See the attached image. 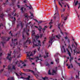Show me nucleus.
I'll return each mask as SVG.
<instances>
[{
    "label": "nucleus",
    "mask_w": 80,
    "mask_h": 80,
    "mask_svg": "<svg viewBox=\"0 0 80 80\" xmlns=\"http://www.w3.org/2000/svg\"><path fill=\"white\" fill-rule=\"evenodd\" d=\"M2 39L3 41L2 42H1V43H2V46H3V47H4V44H5L6 42L5 41H8L10 39V37H8L7 39H6V38H5L4 37H2Z\"/></svg>",
    "instance_id": "f257e3e1"
},
{
    "label": "nucleus",
    "mask_w": 80,
    "mask_h": 80,
    "mask_svg": "<svg viewBox=\"0 0 80 80\" xmlns=\"http://www.w3.org/2000/svg\"><path fill=\"white\" fill-rule=\"evenodd\" d=\"M34 53L33 54V55H34V54L36 53V50L35 49L34 50V51H32V52H31L32 54H30V55H30V52H26L27 53H28L27 54V58H28V57L29 59V60H33V58H31L30 57L32 55V53Z\"/></svg>",
    "instance_id": "f03ea898"
},
{
    "label": "nucleus",
    "mask_w": 80,
    "mask_h": 80,
    "mask_svg": "<svg viewBox=\"0 0 80 80\" xmlns=\"http://www.w3.org/2000/svg\"><path fill=\"white\" fill-rule=\"evenodd\" d=\"M32 43H33V48H35V47H38V46H41V44H40L41 42L40 40L38 41V45L35 44V43H36V41H35V39H33V41H32Z\"/></svg>",
    "instance_id": "7ed1b4c3"
},
{
    "label": "nucleus",
    "mask_w": 80,
    "mask_h": 80,
    "mask_svg": "<svg viewBox=\"0 0 80 80\" xmlns=\"http://www.w3.org/2000/svg\"><path fill=\"white\" fill-rule=\"evenodd\" d=\"M31 23V22H29L27 23L26 25V28H24L23 29V32H22V39H25V37L24 36V33L25 32V30H27V27H28V25H30Z\"/></svg>",
    "instance_id": "20e7f679"
},
{
    "label": "nucleus",
    "mask_w": 80,
    "mask_h": 80,
    "mask_svg": "<svg viewBox=\"0 0 80 80\" xmlns=\"http://www.w3.org/2000/svg\"><path fill=\"white\" fill-rule=\"evenodd\" d=\"M26 70V71H29V72H32V73H33V75H35V76L36 77H39V76L37 74H35V72H34L33 71H32V70H30V69H27Z\"/></svg>",
    "instance_id": "39448f33"
},
{
    "label": "nucleus",
    "mask_w": 80,
    "mask_h": 80,
    "mask_svg": "<svg viewBox=\"0 0 80 80\" xmlns=\"http://www.w3.org/2000/svg\"><path fill=\"white\" fill-rule=\"evenodd\" d=\"M53 39H55V37H53V36H52L51 38L50 39L49 43H51V45H52V43H53L52 41Z\"/></svg>",
    "instance_id": "423d86ee"
},
{
    "label": "nucleus",
    "mask_w": 80,
    "mask_h": 80,
    "mask_svg": "<svg viewBox=\"0 0 80 80\" xmlns=\"http://www.w3.org/2000/svg\"><path fill=\"white\" fill-rule=\"evenodd\" d=\"M11 54H8V55L7 58V59H8L9 61H11V59H12V58L11 57Z\"/></svg>",
    "instance_id": "0eeeda50"
},
{
    "label": "nucleus",
    "mask_w": 80,
    "mask_h": 80,
    "mask_svg": "<svg viewBox=\"0 0 80 80\" xmlns=\"http://www.w3.org/2000/svg\"><path fill=\"white\" fill-rule=\"evenodd\" d=\"M23 8H24L23 7L21 8V11L22 13H24L26 11V8H24V10H23Z\"/></svg>",
    "instance_id": "6e6552de"
},
{
    "label": "nucleus",
    "mask_w": 80,
    "mask_h": 80,
    "mask_svg": "<svg viewBox=\"0 0 80 80\" xmlns=\"http://www.w3.org/2000/svg\"><path fill=\"white\" fill-rule=\"evenodd\" d=\"M27 43H28V44H30V43H31V41L30 40H27L26 42H24V45H25Z\"/></svg>",
    "instance_id": "1a4fd4ad"
},
{
    "label": "nucleus",
    "mask_w": 80,
    "mask_h": 80,
    "mask_svg": "<svg viewBox=\"0 0 80 80\" xmlns=\"http://www.w3.org/2000/svg\"><path fill=\"white\" fill-rule=\"evenodd\" d=\"M8 0H7L5 3H3V5H4V7H5V6H6L7 5H8Z\"/></svg>",
    "instance_id": "9d476101"
},
{
    "label": "nucleus",
    "mask_w": 80,
    "mask_h": 80,
    "mask_svg": "<svg viewBox=\"0 0 80 80\" xmlns=\"http://www.w3.org/2000/svg\"><path fill=\"white\" fill-rule=\"evenodd\" d=\"M42 78L43 80H48V77L47 76H45L44 77H42Z\"/></svg>",
    "instance_id": "9b49d317"
},
{
    "label": "nucleus",
    "mask_w": 80,
    "mask_h": 80,
    "mask_svg": "<svg viewBox=\"0 0 80 80\" xmlns=\"http://www.w3.org/2000/svg\"><path fill=\"white\" fill-rule=\"evenodd\" d=\"M3 16H4V15H3V14H1L0 15V18H2V20L3 21H4V20H5V19L3 18Z\"/></svg>",
    "instance_id": "f8f14e48"
},
{
    "label": "nucleus",
    "mask_w": 80,
    "mask_h": 80,
    "mask_svg": "<svg viewBox=\"0 0 80 80\" xmlns=\"http://www.w3.org/2000/svg\"><path fill=\"white\" fill-rule=\"evenodd\" d=\"M26 31H25V32L26 33V34L27 35H28V36H29V35H30V34H29V33H28V32H29V29H28V30H27V29Z\"/></svg>",
    "instance_id": "ddd939ff"
},
{
    "label": "nucleus",
    "mask_w": 80,
    "mask_h": 80,
    "mask_svg": "<svg viewBox=\"0 0 80 80\" xmlns=\"http://www.w3.org/2000/svg\"><path fill=\"white\" fill-rule=\"evenodd\" d=\"M0 51L1 52H0V57H1L2 55V53H3V51L2 50L1 46H0Z\"/></svg>",
    "instance_id": "4468645a"
},
{
    "label": "nucleus",
    "mask_w": 80,
    "mask_h": 80,
    "mask_svg": "<svg viewBox=\"0 0 80 80\" xmlns=\"http://www.w3.org/2000/svg\"><path fill=\"white\" fill-rule=\"evenodd\" d=\"M56 8L55 10L56 13L54 14V15H58V14H57V13H58V9H57V6H56Z\"/></svg>",
    "instance_id": "2eb2a0df"
},
{
    "label": "nucleus",
    "mask_w": 80,
    "mask_h": 80,
    "mask_svg": "<svg viewBox=\"0 0 80 80\" xmlns=\"http://www.w3.org/2000/svg\"><path fill=\"white\" fill-rule=\"evenodd\" d=\"M57 71H55V70H52V75H54V74H56V73H57L56 72Z\"/></svg>",
    "instance_id": "dca6fc26"
},
{
    "label": "nucleus",
    "mask_w": 80,
    "mask_h": 80,
    "mask_svg": "<svg viewBox=\"0 0 80 80\" xmlns=\"http://www.w3.org/2000/svg\"><path fill=\"white\" fill-rule=\"evenodd\" d=\"M29 12L31 14L30 16V18H31V19L33 18V13H32L31 12Z\"/></svg>",
    "instance_id": "f3484780"
},
{
    "label": "nucleus",
    "mask_w": 80,
    "mask_h": 80,
    "mask_svg": "<svg viewBox=\"0 0 80 80\" xmlns=\"http://www.w3.org/2000/svg\"><path fill=\"white\" fill-rule=\"evenodd\" d=\"M17 63H18V67H20V62H19V61H17V62H15V64L16 65H17Z\"/></svg>",
    "instance_id": "a211bd4d"
},
{
    "label": "nucleus",
    "mask_w": 80,
    "mask_h": 80,
    "mask_svg": "<svg viewBox=\"0 0 80 80\" xmlns=\"http://www.w3.org/2000/svg\"><path fill=\"white\" fill-rule=\"evenodd\" d=\"M56 37L58 38V39H60V38L61 37V35L60 34H59L58 35L56 36Z\"/></svg>",
    "instance_id": "6ab92c4d"
},
{
    "label": "nucleus",
    "mask_w": 80,
    "mask_h": 80,
    "mask_svg": "<svg viewBox=\"0 0 80 80\" xmlns=\"http://www.w3.org/2000/svg\"><path fill=\"white\" fill-rule=\"evenodd\" d=\"M12 69L14 70H16V68H15V65H12Z\"/></svg>",
    "instance_id": "aec40b11"
},
{
    "label": "nucleus",
    "mask_w": 80,
    "mask_h": 80,
    "mask_svg": "<svg viewBox=\"0 0 80 80\" xmlns=\"http://www.w3.org/2000/svg\"><path fill=\"white\" fill-rule=\"evenodd\" d=\"M55 61L56 62H57V64L59 63V58H58L57 59H56Z\"/></svg>",
    "instance_id": "412c9836"
},
{
    "label": "nucleus",
    "mask_w": 80,
    "mask_h": 80,
    "mask_svg": "<svg viewBox=\"0 0 80 80\" xmlns=\"http://www.w3.org/2000/svg\"><path fill=\"white\" fill-rule=\"evenodd\" d=\"M32 36H35V32L34 31H32Z\"/></svg>",
    "instance_id": "4be33fe9"
},
{
    "label": "nucleus",
    "mask_w": 80,
    "mask_h": 80,
    "mask_svg": "<svg viewBox=\"0 0 80 80\" xmlns=\"http://www.w3.org/2000/svg\"><path fill=\"white\" fill-rule=\"evenodd\" d=\"M19 26H20V25H19V24H17V28H16L14 29V31H17V28H18V27H19Z\"/></svg>",
    "instance_id": "5701e85b"
},
{
    "label": "nucleus",
    "mask_w": 80,
    "mask_h": 80,
    "mask_svg": "<svg viewBox=\"0 0 80 80\" xmlns=\"http://www.w3.org/2000/svg\"><path fill=\"white\" fill-rule=\"evenodd\" d=\"M15 0H11V1L12 2V5H14V3H15Z\"/></svg>",
    "instance_id": "b1692460"
},
{
    "label": "nucleus",
    "mask_w": 80,
    "mask_h": 80,
    "mask_svg": "<svg viewBox=\"0 0 80 80\" xmlns=\"http://www.w3.org/2000/svg\"><path fill=\"white\" fill-rule=\"evenodd\" d=\"M35 39H36V40H37L40 37V36H35Z\"/></svg>",
    "instance_id": "393cba45"
},
{
    "label": "nucleus",
    "mask_w": 80,
    "mask_h": 80,
    "mask_svg": "<svg viewBox=\"0 0 80 80\" xmlns=\"http://www.w3.org/2000/svg\"><path fill=\"white\" fill-rule=\"evenodd\" d=\"M67 50H68V54L69 56V57H71V53H70V51H68V49H67Z\"/></svg>",
    "instance_id": "a878e982"
},
{
    "label": "nucleus",
    "mask_w": 80,
    "mask_h": 80,
    "mask_svg": "<svg viewBox=\"0 0 80 80\" xmlns=\"http://www.w3.org/2000/svg\"><path fill=\"white\" fill-rule=\"evenodd\" d=\"M70 66H71L72 68H73V67L72 64H71V65H70V66H68V69H69V68H70Z\"/></svg>",
    "instance_id": "bb28decb"
},
{
    "label": "nucleus",
    "mask_w": 80,
    "mask_h": 80,
    "mask_svg": "<svg viewBox=\"0 0 80 80\" xmlns=\"http://www.w3.org/2000/svg\"><path fill=\"white\" fill-rule=\"evenodd\" d=\"M57 22H59L60 21V18L59 17V16H58V18H57Z\"/></svg>",
    "instance_id": "cd10ccee"
},
{
    "label": "nucleus",
    "mask_w": 80,
    "mask_h": 80,
    "mask_svg": "<svg viewBox=\"0 0 80 80\" xmlns=\"http://www.w3.org/2000/svg\"><path fill=\"white\" fill-rule=\"evenodd\" d=\"M20 25H21V28H23V26H24V24L22 23V22H21L20 23Z\"/></svg>",
    "instance_id": "c85d7f7f"
},
{
    "label": "nucleus",
    "mask_w": 80,
    "mask_h": 80,
    "mask_svg": "<svg viewBox=\"0 0 80 80\" xmlns=\"http://www.w3.org/2000/svg\"><path fill=\"white\" fill-rule=\"evenodd\" d=\"M30 76H28V78H26V80H30Z\"/></svg>",
    "instance_id": "c756f323"
},
{
    "label": "nucleus",
    "mask_w": 80,
    "mask_h": 80,
    "mask_svg": "<svg viewBox=\"0 0 80 80\" xmlns=\"http://www.w3.org/2000/svg\"><path fill=\"white\" fill-rule=\"evenodd\" d=\"M48 75H52V73L50 72V70H49L48 72Z\"/></svg>",
    "instance_id": "7c9ffc66"
},
{
    "label": "nucleus",
    "mask_w": 80,
    "mask_h": 80,
    "mask_svg": "<svg viewBox=\"0 0 80 80\" xmlns=\"http://www.w3.org/2000/svg\"><path fill=\"white\" fill-rule=\"evenodd\" d=\"M24 16L25 18H28V15H27V14H25L24 15Z\"/></svg>",
    "instance_id": "2f4dec72"
},
{
    "label": "nucleus",
    "mask_w": 80,
    "mask_h": 80,
    "mask_svg": "<svg viewBox=\"0 0 80 80\" xmlns=\"http://www.w3.org/2000/svg\"><path fill=\"white\" fill-rule=\"evenodd\" d=\"M61 25V23H59L58 25V28H59V29H60V30H61V29L60 28V26Z\"/></svg>",
    "instance_id": "473e14b6"
},
{
    "label": "nucleus",
    "mask_w": 80,
    "mask_h": 80,
    "mask_svg": "<svg viewBox=\"0 0 80 80\" xmlns=\"http://www.w3.org/2000/svg\"><path fill=\"white\" fill-rule=\"evenodd\" d=\"M71 58L70 59V63H71V62H72V60L73 59V58L70 57Z\"/></svg>",
    "instance_id": "72a5a7b5"
},
{
    "label": "nucleus",
    "mask_w": 80,
    "mask_h": 80,
    "mask_svg": "<svg viewBox=\"0 0 80 80\" xmlns=\"http://www.w3.org/2000/svg\"><path fill=\"white\" fill-rule=\"evenodd\" d=\"M38 23H42L43 22V21H38Z\"/></svg>",
    "instance_id": "f704fd0d"
},
{
    "label": "nucleus",
    "mask_w": 80,
    "mask_h": 80,
    "mask_svg": "<svg viewBox=\"0 0 80 80\" xmlns=\"http://www.w3.org/2000/svg\"><path fill=\"white\" fill-rule=\"evenodd\" d=\"M41 29H42V28H38V30L40 32H41Z\"/></svg>",
    "instance_id": "c9c22d12"
},
{
    "label": "nucleus",
    "mask_w": 80,
    "mask_h": 80,
    "mask_svg": "<svg viewBox=\"0 0 80 80\" xmlns=\"http://www.w3.org/2000/svg\"><path fill=\"white\" fill-rule=\"evenodd\" d=\"M75 63H77V64H78L79 66V67H80V63H78V62H77V61H75Z\"/></svg>",
    "instance_id": "e433bc0d"
},
{
    "label": "nucleus",
    "mask_w": 80,
    "mask_h": 80,
    "mask_svg": "<svg viewBox=\"0 0 80 80\" xmlns=\"http://www.w3.org/2000/svg\"><path fill=\"white\" fill-rule=\"evenodd\" d=\"M78 3V1H77L75 3V6L77 5Z\"/></svg>",
    "instance_id": "4c0bfd02"
},
{
    "label": "nucleus",
    "mask_w": 80,
    "mask_h": 80,
    "mask_svg": "<svg viewBox=\"0 0 80 80\" xmlns=\"http://www.w3.org/2000/svg\"><path fill=\"white\" fill-rule=\"evenodd\" d=\"M62 48H63V49L64 50V52H65V53L66 52V51H65V48H64V46H62Z\"/></svg>",
    "instance_id": "58836bf2"
},
{
    "label": "nucleus",
    "mask_w": 80,
    "mask_h": 80,
    "mask_svg": "<svg viewBox=\"0 0 80 80\" xmlns=\"http://www.w3.org/2000/svg\"><path fill=\"white\" fill-rule=\"evenodd\" d=\"M10 66V65L8 66V70H11V68Z\"/></svg>",
    "instance_id": "ea45409f"
},
{
    "label": "nucleus",
    "mask_w": 80,
    "mask_h": 80,
    "mask_svg": "<svg viewBox=\"0 0 80 80\" xmlns=\"http://www.w3.org/2000/svg\"><path fill=\"white\" fill-rule=\"evenodd\" d=\"M42 37H43V34H40L39 37H40V38H42Z\"/></svg>",
    "instance_id": "a19ab883"
},
{
    "label": "nucleus",
    "mask_w": 80,
    "mask_h": 80,
    "mask_svg": "<svg viewBox=\"0 0 80 80\" xmlns=\"http://www.w3.org/2000/svg\"><path fill=\"white\" fill-rule=\"evenodd\" d=\"M59 5H60L62 7V4H61V3L60 2V1H59L58 2Z\"/></svg>",
    "instance_id": "79ce46f5"
},
{
    "label": "nucleus",
    "mask_w": 80,
    "mask_h": 80,
    "mask_svg": "<svg viewBox=\"0 0 80 80\" xmlns=\"http://www.w3.org/2000/svg\"><path fill=\"white\" fill-rule=\"evenodd\" d=\"M76 54H77L78 53L79 54V53H80V51H78V52H77V51H76Z\"/></svg>",
    "instance_id": "37998d69"
},
{
    "label": "nucleus",
    "mask_w": 80,
    "mask_h": 80,
    "mask_svg": "<svg viewBox=\"0 0 80 80\" xmlns=\"http://www.w3.org/2000/svg\"><path fill=\"white\" fill-rule=\"evenodd\" d=\"M72 48L73 47H75V45H74V44H73V43L72 44Z\"/></svg>",
    "instance_id": "c03bdc74"
},
{
    "label": "nucleus",
    "mask_w": 80,
    "mask_h": 80,
    "mask_svg": "<svg viewBox=\"0 0 80 80\" xmlns=\"http://www.w3.org/2000/svg\"><path fill=\"white\" fill-rule=\"evenodd\" d=\"M76 49H74V50H73V51H74V55H75V53H76Z\"/></svg>",
    "instance_id": "a18cd8bd"
},
{
    "label": "nucleus",
    "mask_w": 80,
    "mask_h": 80,
    "mask_svg": "<svg viewBox=\"0 0 80 80\" xmlns=\"http://www.w3.org/2000/svg\"><path fill=\"white\" fill-rule=\"evenodd\" d=\"M68 48H69V49H70V50H72V48H71V47H70V45H69L68 46Z\"/></svg>",
    "instance_id": "49530a36"
},
{
    "label": "nucleus",
    "mask_w": 80,
    "mask_h": 80,
    "mask_svg": "<svg viewBox=\"0 0 80 80\" xmlns=\"http://www.w3.org/2000/svg\"><path fill=\"white\" fill-rule=\"evenodd\" d=\"M4 69H2L1 70H0V73H1L3 71Z\"/></svg>",
    "instance_id": "de8ad7c7"
},
{
    "label": "nucleus",
    "mask_w": 80,
    "mask_h": 80,
    "mask_svg": "<svg viewBox=\"0 0 80 80\" xmlns=\"http://www.w3.org/2000/svg\"><path fill=\"white\" fill-rule=\"evenodd\" d=\"M15 74L18 77H20V75H18V74L17 72H15Z\"/></svg>",
    "instance_id": "09e8293b"
},
{
    "label": "nucleus",
    "mask_w": 80,
    "mask_h": 80,
    "mask_svg": "<svg viewBox=\"0 0 80 80\" xmlns=\"http://www.w3.org/2000/svg\"><path fill=\"white\" fill-rule=\"evenodd\" d=\"M78 78L79 80L80 79V78H79V77H78V76L77 75H76V78Z\"/></svg>",
    "instance_id": "8fccbe9b"
},
{
    "label": "nucleus",
    "mask_w": 80,
    "mask_h": 80,
    "mask_svg": "<svg viewBox=\"0 0 80 80\" xmlns=\"http://www.w3.org/2000/svg\"><path fill=\"white\" fill-rule=\"evenodd\" d=\"M18 44V42H17L16 44L15 43H14V46H15V45H17Z\"/></svg>",
    "instance_id": "3c124183"
},
{
    "label": "nucleus",
    "mask_w": 80,
    "mask_h": 80,
    "mask_svg": "<svg viewBox=\"0 0 80 80\" xmlns=\"http://www.w3.org/2000/svg\"><path fill=\"white\" fill-rule=\"evenodd\" d=\"M24 1H23V3H27V0H23Z\"/></svg>",
    "instance_id": "603ef678"
},
{
    "label": "nucleus",
    "mask_w": 80,
    "mask_h": 80,
    "mask_svg": "<svg viewBox=\"0 0 80 80\" xmlns=\"http://www.w3.org/2000/svg\"><path fill=\"white\" fill-rule=\"evenodd\" d=\"M47 57H48V55H46L45 56H44V58H46Z\"/></svg>",
    "instance_id": "864d4df0"
},
{
    "label": "nucleus",
    "mask_w": 80,
    "mask_h": 80,
    "mask_svg": "<svg viewBox=\"0 0 80 80\" xmlns=\"http://www.w3.org/2000/svg\"><path fill=\"white\" fill-rule=\"evenodd\" d=\"M58 55V53H56V54L55 55L54 57H57Z\"/></svg>",
    "instance_id": "5fc2aeb1"
},
{
    "label": "nucleus",
    "mask_w": 80,
    "mask_h": 80,
    "mask_svg": "<svg viewBox=\"0 0 80 80\" xmlns=\"http://www.w3.org/2000/svg\"><path fill=\"white\" fill-rule=\"evenodd\" d=\"M68 39V43H70V40H69V39Z\"/></svg>",
    "instance_id": "6e6d98bb"
},
{
    "label": "nucleus",
    "mask_w": 80,
    "mask_h": 80,
    "mask_svg": "<svg viewBox=\"0 0 80 80\" xmlns=\"http://www.w3.org/2000/svg\"><path fill=\"white\" fill-rule=\"evenodd\" d=\"M45 54L46 55H48V52H45Z\"/></svg>",
    "instance_id": "4d7b16f0"
},
{
    "label": "nucleus",
    "mask_w": 80,
    "mask_h": 80,
    "mask_svg": "<svg viewBox=\"0 0 80 80\" xmlns=\"http://www.w3.org/2000/svg\"><path fill=\"white\" fill-rule=\"evenodd\" d=\"M56 18H57V17H56V16H54V20H56Z\"/></svg>",
    "instance_id": "13d9d810"
},
{
    "label": "nucleus",
    "mask_w": 80,
    "mask_h": 80,
    "mask_svg": "<svg viewBox=\"0 0 80 80\" xmlns=\"http://www.w3.org/2000/svg\"><path fill=\"white\" fill-rule=\"evenodd\" d=\"M49 24L50 25H52V23H53V22H52L51 21L50 22V23H49Z\"/></svg>",
    "instance_id": "bf43d9fd"
},
{
    "label": "nucleus",
    "mask_w": 80,
    "mask_h": 80,
    "mask_svg": "<svg viewBox=\"0 0 80 80\" xmlns=\"http://www.w3.org/2000/svg\"><path fill=\"white\" fill-rule=\"evenodd\" d=\"M22 74H24V75H25V74L24 73H23L22 72H21V73L20 74V75L21 76H22Z\"/></svg>",
    "instance_id": "052dcab7"
},
{
    "label": "nucleus",
    "mask_w": 80,
    "mask_h": 80,
    "mask_svg": "<svg viewBox=\"0 0 80 80\" xmlns=\"http://www.w3.org/2000/svg\"><path fill=\"white\" fill-rule=\"evenodd\" d=\"M45 31V28H43L42 29V32L43 33H44V31Z\"/></svg>",
    "instance_id": "680f3d73"
},
{
    "label": "nucleus",
    "mask_w": 80,
    "mask_h": 80,
    "mask_svg": "<svg viewBox=\"0 0 80 80\" xmlns=\"http://www.w3.org/2000/svg\"><path fill=\"white\" fill-rule=\"evenodd\" d=\"M74 43L75 44V45H76V46H77L78 45V44L76 42H74Z\"/></svg>",
    "instance_id": "e2e57ef3"
},
{
    "label": "nucleus",
    "mask_w": 80,
    "mask_h": 80,
    "mask_svg": "<svg viewBox=\"0 0 80 80\" xmlns=\"http://www.w3.org/2000/svg\"><path fill=\"white\" fill-rule=\"evenodd\" d=\"M2 26L3 27V24H2V23H1L0 24V28L2 27Z\"/></svg>",
    "instance_id": "0e129e2a"
},
{
    "label": "nucleus",
    "mask_w": 80,
    "mask_h": 80,
    "mask_svg": "<svg viewBox=\"0 0 80 80\" xmlns=\"http://www.w3.org/2000/svg\"><path fill=\"white\" fill-rule=\"evenodd\" d=\"M49 63H47V64L46 65V66H49Z\"/></svg>",
    "instance_id": "69168bd1"
},
{
    "label": "nucleus",
    "mask_w": 80,
    "mask_h": 80,
    "mask_svg": "<svg viewBox=\"0 0 80 80\" xmlns=\"http://www.w3.org/2000/svg\"><path fill=\"white\" fill-rule=\"evenodd\" d=\"M15 13V11L13 12H12V13H11V15H13V14L14 13Z\"/></svg>",
    "instance_id": "338daca9"
},
{
    "label": "nucleus",
    "mask_w": 80,
    "mask_h": 80,
    "mask_svg": "<svg viewBox=\"0 0 80 80\" xmlns=\"http://www.w3.org/2000/svg\"><path fill=\"white\" fill-rule=\"evenodd\" d=\"M11 80H14V79L13 78H11Z\"/></svg>",
    "instance_id": "774afa93"
}]
</instances>
